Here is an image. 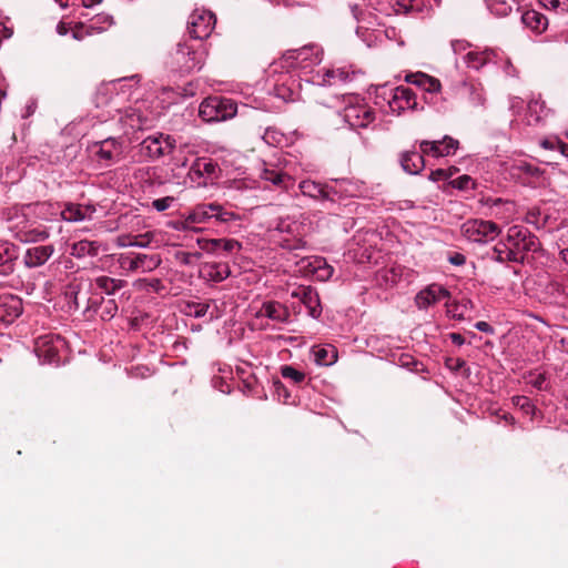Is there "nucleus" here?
<instances>
[{
	"label": "nucleus",
	"instance_id": "nucleus-1",
	"mask_svg": "<svg viewBox=\"0 0 568 568\" xmlns=\"http://www.w3.org/2000/svg\"><path fill=\"white\" fill-rule=\"evenodd\" d=\"M539 239L524 225H511L488 253L498 263L524 264L529 253L540 250Z\"/></svg>",
	"mask_w": 568,
	"mask_h": 568
},
{
	"label": "nucleus",
	"instance_id": "nucleus-2",
	"mask_svg": "<svg viewBox=\"0 0 568 568\" xmlns=\"http://www.w3.org/2000/svg\"><path fill=\"white\" fill-rule=\"evenodd\" d=\"M367 100L372 101L382 112H390L399 115L405 110H416V94L412 89L398 85L382 84L371 87L367 91Z\"/></svg>",
	"mask_w": 568,
	"mask_h": 568
},
{
	"label": "nucleus",
	"instance_id": "nucleus-3",
	"mask_svg": "<svg viewBox=\"0 0 568 568\" xmlns=\"http://www.w3.org/2000/svg\"><path fill=\"white\" fill-rule=\"evenodd\" d=\"M168 65L172 72L189 74L202 67V53L186 43H179L170 54Z\"/></svg>",
	"mask_w": 568,
	"mask_h": 568
},
{
	"label": "nucleus",
	"instance_id": "nucleus-4",
	"mask_svg": "<svg viewBox=\"0 0 568 568\" xmlns=\"http://www.w3.org/2000/svg\"><path fill=\"white\" fill-rule=\"evenodd\" d=\"M463 236L473 243L486 244L501 234L498 224L489 220L471 219L462 224Z\"/></svg>",
	"mask_w": 568,
	"mask_h": 568
},
{
	"label": "nucleus",
	"instance_id": "nucleus-5",
	"mask_svg": "<svg viewBox=\"0 0 568 568\" xmlns=\"http://www.w3.org/2000/svg\"><path fill=\"white\" fill-rule=\"evenodd\" d=\"M405 81L414 84L424 91L429 97H425V100L433 104L438 111L445 110L443 102H439V94L442 90L440 81L437 78L428 75L424 72H416L406 74Z\"/></svg>",
	"mask_w": 568,
	"mask_h": 568
},
{
	"label": "nucleus",
	"instance_id": "nucleus-6",
	"mask_svg": "<svg viewBox=\"0 0 568 568\" xmlns=\"http://www.w3.org/2000/svg\"><path fill=\"white\" fill-rule=\"evenodd\" d=\"M480 204L486 209V214L497 220L509 223L517 213V205L511 200H504L496 196H483Z\"/></svg>",
	"mask_w": 568,
	"mask_h": 568
},
{
	"label": "nucleus",
	"instance_id": "nucleus-7",
	"mask_svg": "<svg viewBox=\"0 0 568 568\" xmlns=\"http://www.w3.org/2000/svg\"><path fill=\"white\" fill-rule=\"evenodd\" d=\"M64 339L61 336L43 335L36 341V353L47 364H58L60 351L64 347Z\"/></svg>",
	"mask_w": 568,
	"mask_h": 568
},
{
	"label": "nucleus",
	"instance_id": "nucleus-8",
	"mask_svg": "<svg viewBox=\"0 0 568 568\" xmlns=\"http://www.w3.org/2000/svg\"><path fill=\"white\" fill-rule=\"evenodd\" d=\"M225 223L235 217V214L223 210L217 203L197 205L190 214L189 221L195 223H205L211 219Z\"/></svg>",
	"mask_w": 568,
	"mask_h": 568
},
{
	"label": "nucleus",
	"instance_id": "nucleus-9",
	"mask_svg": "<svg viewBox=\"0 0 568 568\" xmlns=\"http://www.w3.org/2000/svg\"><path fill=\"white\" fill-rule=\"evenodd\" d=\"M216 19L211 12H194L187 21L189 34L195 40L205 39L211 34Z\"/></svg>",
	"mask_w": 568,
	"mask_h": 568
},
{
	"label": "nucleus",
	"instance_id": "nucleus-10",
	"mask_svg": "<svg viewBox=\"0 0 568 568\" xmlns=\"http://www.w3.org/2000/svg\"><path fill=\"white\" fill-rule=\"evenodd\" d=\"M459 148V141L445 135L442 140H424L419 143V150L426 155L433 158L449 156L456 153Z\"/></svg>",
	"mask_w": 568,
	"mask_h": 568
},
{
	"label": "nucleus",
	"instance_id": "nucleus-11",
	"mask_svg": "<svg viewBox=\"0 0 568 568\" xmlns=\"http://www.w3.org/2000/svg\"><path fill=\"white\" fill-rule=\"evenodd\" d=\"M455 89L457 98L468 102L471 106H485L486 93L480 82L465 80L457 84Z\"/></svg>",
	"mask_w": 568,
	"mask_h": 568
},
{
	"label": "nucleus",
	"instance_id": "nucleus-12",
	"mask_svg": "<svg viewBox=\"0 0 568 568\" xmlns=\"http://www.w3.org/2000/svg\"><path fill=\"white\" fill-rule=\"evenodd\" d=\"M141 146L150 158L160 159L174 150L175 140L170 135L159 134L158 136L145 138Z\"/></svg>",
	"mask_w": 568,
	"mask_h": 568
},
{
	"label": "nucleus",
	"instance_id": "nucleus-13",
	"mask_svg": "<svg viewBox=\"0 0 568 568\" xmlns=\"http://www.w3.org/2000/svg\"><path fill=\"white\" fill-rule=\"evenodd\" d=\"M498 50H468L463 54L462 60L468 69L479 71L484 67L497 63Z\"/></svg>",
	"mask_w": 568,
	"mask_h": 568
},
{
	"label": "nucleus",
	"instance_id": "nucleus-14",
	"mask_svg": "<svg viewBox=\"0 0 568 568\" xmlns=\"http://www.w3.org/2000/svg\"><path fill=\"white\" fill-rule=\"evenodd\" d=\"M447 297H449V292L443 285L430 284L417 293L415 303L419 310H424L430 305L442 302Z\"/></svg>",
	"mask_w": 568,
	"mask_h": 568
},
{
	"label": "nucleus",
	"instance_id": "nucleus-15",
	"mask_svg": "<svg viewBox=\"0 0 568 568\" xmlns=\"http://www.w3.org/2000/svg\"><path fill=\"white\" fill-rule=\"evenodd\" d=\"M161 264L159 255L138 254L134 257L121 256L120 265L128 271L134 272L142 268L144 272H150Z\"/></svg>",
	"mask_w": 568,
	"mask_h": 568
},
{
	"label": "nucleus",
	"instance_id": "nucleus-16",
	"mask_svg": "<svg viewBox=\"0 0 568 568\" xmlns=\"http://www.w3.org/2000/svg\"><path fill=\"white\" fill-rule=\"evenodd\" d=\"M434 4L438 6V0H398L396 11L424 18L429 14Z\"/></svg>",
	"mask_w": 568,
	"mask_h": 568
},
{
	"label": "nucleus",
	"instance_id": "nucleus-17",
	"mask_svg": "<svg viewBox=\"0 0 568 568\" xmlns=\"http://www.w3.org/2000/svg\"><path fill=\"white\" fill-rule=\"evenodd\" d=\"M293 297L298 298L308 310L313 318H318L322 313L321 302L317 292L311 286H300L293 293Z\"/></svg>",
	"mask_w": 568,
	"mask_h": 568
},
{
	"label": "nucleus",
	"instance_id": "nucleus-18",
	"mask_svg": "<svg viewBox=\"0 0 568 568\" xmlns=\"http://www.w3.org/2000/svg\"><path fill=\"white\" fill-rule=\"evenodd\" d=\"M54 253V246L38 245L27 250L24 263L28 267H39L43 265Z\"/></svg>",
	"mask_w": 568,
	"mask_h": 568
},
{
	"label": "nucleus",
	"instance_id": "nucleus-19",
	"mask_svg": "<svg viewBox=\"0 0 568 568\" xmlns=\"http://www.w3.org/2000/svg\"><path fill=\"white\" fill-rule=\"evenodd\" d=\"M18 247L9 242H0V274L8 275L14 270L18 258Z\"/></svg>",
	"mask_w": 568,
	"mask_h": 568
},
{
	"label": "nucleus",
	"instance_id": "nucleus-20",
	"mask_svg": "<svg viewBox=\"0 0 568 568\" xmlns=\"http://www.w3.org/2000/svg\"><path fill=\"white\" fill-rule=\"evenodd\" d=\"M422 151H405L400 154V165L409 174H418L425 168V161Z\"/></svg>",
	"mask_w": 568,
	"mask_h": 568
},
{
	"label": "nucleus",
	"instance_id": "nucleus-21",
	"mask_svg": "<svg viewBox=\"0 0 568 568\" xmlns=\"http://www.w3.org/2000/svg\"><path fill=\"white\" fill-rule=\"evenodd\" d=\"M22 313V302L20 298L9 296L0 298V321L12 322Z\"/></svg>",
	"mask_w": 568,
	"mask_h": 568
},
{
	"label": "nucleus",
	"instance_id": "nucleus-22",
	"mask_svg": "<svg viewBox=\"0 0 568 568\" xmlns=\"http://www.w3.org/2000/svg\"><path fill=\"white\" fill-rule=\"evenodd\" d=\"M521 22L524 26L536 33L544 32L548 27V19L541 12L529 9L523 12Z\"/></svg>",
	"mask_w": 568,
	"mask_h": 568
},
{
	"label": "nucleus",
	"instance_id": "nucleus-23",
	"mask_svg": "<svg viewBox=\"0 0 568 568\" xmlns=\"http://www.w3.org/2000/svg\"><path fill=\"white\" fill-rule=\"evenodd\" d=\"M539 146L545 151L554 152L556 159H568V144L562 142L557 135H549L540 139Z\"/></svg>",
	"mask_w": 568,
	"mask_h": 568
},
{
	"label": "nucleus",
	"instance_id": "nucleus-24",
	"mask_svg": "<svg viewBox=\"0 0 568 568\" xmlns=\"http://www.w3.org/2000/svg\"><path fill=\"white\" fill-rule=\"evenodd\" d=\"M205 278L213 282H222L231 275L227 263H205L202 270Z\"/></svg>",
	"mask_w": 568,
	"mask_h": 568
},
{
	"label": "nucleus",
	"instance_id": "nucleus-25",
	"mask_svg": "<svg viewBox=\"0 0 568 568\" xmlns=\"http://www.w3.org/2000/svg\"><path fill=\"white\" fill-rule=\"evenodd\" d=\"M300 190L303 193V195L313 197V199H328L333 200L331 197V191H328V185H323L321 183H317L315 181H302L300 183Z\"/></svg>",
	"mask_w": 568,
	"mask_h": 568
},
{
	"label": "nucleus",
	"instance_id": "nucleus-26",
	"mask_svg": "<svg viewBox=\"0 0 568 568\" xmlns=\"http://www.w3.org/2000/svg\"><path fill=\"white\" fill-rule=\"evenodd\" d=\"M222 103V98L220 97H212L204 100L200 105V116L206 121H219V106Z\"/></svg>",
	"mask_w": 568,
	"mask_h": 568
},
{
	"label": "nucleus",
	"instance_id": "nucleus-27",
	"mask_svg": "<svg viewBox=\"0 0 568 568\" xmlns=\"http://www.w3.org/2000/svg\"><path fill=\"white\" fill-rule=\"evenodd\" d=\"M312 353L315 363L322 366H329L337 359V351L333 345L314 346Z\"/></svg>",
	"mask_w": 568,
	"mask_h": 568
},
{
	"label": "nucleus",
	"instance_id": "nucleus-28",
	"mask_svg": "<svg viewBox=\"0 0 568 568\" xmlns=\"http://www.w3.org/2000/svg\"><path fill=\"white\" fill-rule=\"evenodd\" d=\"M120 153V143L115 139H108L101 142L97 156L110 163L119 158Z\"/></svg>",
	"mask_w": 568,
	"mask_h": 568
},
{
	"label": "nucleus",
	"instance_id": "nucleus-29",
	"mask_svg": "<svg viewBox=\"0 0 568 568\" xmlns=\"http://www.w3.org/2000/svg\"><path fill=\"white\" fill-rule=\"evenodd\" d=\"M262 315L277 322H285L288 318V311L278 302H266L261 308Z\"/></svg>",
	"mask_w": 568,
	"mask_h": 568
},
{
	"label": "nucleus",
	"instance_id": "nucleus-30",
	"mask_svg": "<svg viewBox=\"0 0 568 568\" xmlns=\"http://www.w3.org/2000/svg\"><path fill=\"white\" fill-rule=\"evenodd\" d=\"M549 109L546 108L544 101L531 100L528 103L527 118L529 124H538L545 118H547Z\"/></svg>",
	"mask_w": 568,
	"mask_h": 568
},
{
	"label": "nucleus",
	"instance_id": "nucleus-31",
	"mask_svg": "<svg viewBox=\"0 0 568 568\" xmlns=\"http://www.w3.org/2000/svg\"><path fill=\"white\" fill-rule=\"evenodd\" d=\"M94 212V209L87 206L83 209L80 204L68 203L61 212V216L68 222H79L87 217V212Z\"/></svg>",
	"mask_w": 568,
	"mask_h": 568
},
{
	"label": "nucleus",
	"instance_id": "nucleus-32",
	"mask_svg": "<svg viewBox=\"0 0 568 568\" xmlns=\"http://www.w3.org/2000/svg\"><path fill=\"white\" fill-rule=\"evenodd\" d=\"M100 245L97 242L82 240L71 246V255L78 258L84 256H97L99 254Z\"/></svg>",
	"mask_w": 568,
	"mask_h": 568
},
{
	"label": "nucleus",
	"instance_id": "nucleus-33",
	"mask_svg": "<svg viewBox=\"0 0 568 568\" xmlns=\"http://www.w3.org/2000/svg\"><path fill=\"white\" fill-rule=\"evenodd\" d=\"M217 171V164L207 159H197L191 168V173L196 176L207 175L209 178H215Z\"/></svg>",
	"mask_w": 568,
	"mask_h": 568
},
{
	"label": "nucleus",
	"instance_id": "nucleus-34",
	"mask_svg": "<svg viewBox=\"0 0 568 568\" xmlns=\"http://www.w3.org/2000/svg\"><path fill=\"white\" fill-rule=\"evenodd\" d=\"M399 274L394 268L382 267L375 272L374 282L379 287L387 288L397 283Z\"/></svg>",
	"mask_w": 568,
	"mask_h": 568
},
{
	"label": "nucleus",
	"instance_id": "nucleus-35",
	"mask_svg": "<svg viewBox=\"0 0 568 568\" xmlns=\"http://www.w3.org/2000/svg\"><path fill=\"white\" fill-rule=\"evenodd\" d=\"M98 288L103 291L108 295H113L116 291L121 290L126 285L124 280L113 278L105 275L95 278Z\"/></svg>",
	"mask_w": 568,
	"mask_h": 568
},
{
	"label": "nucleus",
	"instance_id": "nucleus-36",
	"mask_svg": "<svg viewBox=\"0 0 568 568\" xmlns=\"http://www.w3.org/2000/svg\"><path fill=\"white\" fill-rule=\"evenodd\" d=\"M261 178L283 189H286L288 186V183H292V179L290 175L276 170L265 169L263 170Z\"/></svg>",
	"mask_w": 568,
	"mask_h": 568
},
{
	"label": "nucleus",
	"instance_id": "nucleus-37",
	"mask_svg": "<svg viewBox=\"0 0 568 568\" xmlns=\"http://www.w3.org/2000/svg\"><path fill=\"white\" fill-rule=\"evenodd\" d=\"M361 119V122L357 123V128H368L369 124L374 123L376 120V112L373 108L365 105H359L357 102V120Z\"/></svg>",
	"mask_w": 568,
	"mask_h": 568
},
{
	"label": "nucleus",
	"instance_id": "nucleus-38",
	"mask_svg": "<svg viewBox=\"0 0 568 568\" xmlns=\"http://www.w3.org/2000/svg\"><path fill=\"white\" fill-rule=\"evenodd\" d=\"M471 307L470 300H463L462 302L453 303L447 306V314L454 320H464L467 311Z\"/></svg>",
	"mask_w": 568,
	"mask_h": 568
},
{
	"label": "nucleus",
	"instance_id": "nucleus-39",
	"mask_svg": "<svg viewBox=\"0 0 568 568\" xmlns=\"http://www.w3.org/2000/svg\"><path fill=\"white\" fill-rule=\"evenodd\" d=\"M348 187H353V184L346 180L336 181L334 185L328 186V191H331V197H333L332 201H335V197L341 200L352 196L353 194L349 192Z\"/></svg>",
	"mask_w": 568,
	"mask_h": 568
},
{
	"label": "nucleus",
	"instance_id": "nucleus-40",
	"mask_svg": "<svg viewBox=\"0 0 568 568\" xmlns=\"http://www.w3.org/2000/svg\"><path fill=\"white\" fill-rule=\"evenodd\" d=\"M514 406L518 407L524 414L532 416L536 407L531 399L524 395H516L511 398Z\"/></svg>",
	"mask_w": 568,
	"mask_h": 568
},
{
	"label": "nucleus",
	"instance_id": "nucleus-41",
	"mask_svg": "<svg viewBox=\"0 0 568 568\" xmlns=\"http://www.w3.org/2000/svg\"><path fill=\"white\" fill-rule=\"evenodd\" d=\"M445 366L454 373L463 372V375L466 377H468L470 374V369L467 367V363L459 357H447L445 361Z\"/></svg>",
	"mask_w": 568,
	"mask_h": 568
},
{
	"label": "nucleus",
	"instance_id": "nucleus-42",
	"mask_svg": "<svg viewBox=\"0 0 568 568\" xmlns=\"http://www.w3.org/2000/svg\"><path fill=\"white\" fill-rule=\"evenodd\" d=\"M487 6L497 17H506L511 12V6L504 0H489Z\"/></svg>",
	"mask_w": 568,
	"mask_h": 568
},
{
	"label": "nucleus",
	"instance_id": "nucleus-43",
	"mask_svg": "<svg viewBox=\"0 0 568 568\" xmlns=\"http://www.w3.org/2000/svg\"><path fill=\"white\" fill-rule=\"evenodd\" d=\"M281 375L284 378L293 381L295 385H300L305 381V374L291 365H283L281 367Z\"/></svg>",
	"mask_w": 568,
	"mask_h": 568
},
{
	"label": "nucleus",
	"instance_id": "nucleus-44",
	"mask_svg": "<svg viewBox=\"0 0 568 568\" xmlns=\"http://www.w3.org/2000/svg\"><path fill=\"white\" fill-rule=\"evenodd\" d=\"M495 65H498L506 77H517V70L510 62V60L504 54V52L498 51L497 57V63H494Z\"/></svg>",
	"mask_w": 568,
	"mask_h": 568
},
{
	"label": "nucleus",
	"instance_id": "nucleus-45",
	"mask_svg": "<svg viewBox=\"0 0 568 568\" xmlns=\"http://www.w3.org/2000/svg\"><path fill=\"white\" fill-rule=\"evenodd\" d=\"M539 3L547 10L556 13L568 11V0H539Z\"/></svg>",
	"mask_w": 568,
	"mask_h": 568
},
{
	"label": "nucleus",
	"instance_id": "nucleus-46",
	"mask_svg": "<svg viewBox=\"0 0 568 568\" xmlns=\"http://www.w3.org/2000/svg\"><path fill=\"white\" fill-rule=\"evenodd\" d=\"M217 110L220 120H226L236 114V104L229 99L222 98V103Z\"/></svg>",
	"mask_w": 568,
	"mask_h": 568
},
{
	"label": "nucleus",
	"instance_id": "nucleus-47",
	"mask_svg": "<svg viewBox=\"0 0 568 568\" xmlns=\"http://www.w3.org/2000/svg\"><path fill=\"white\" fill-rule=\"evenodd\" d=\"M453 187L458 189L460 191L470 190L474 187V180L469 175H460L450 181Z\"/></svg>",
	"mask_w": 568,
	"mask_h": 568
},
{
	"label": "nucleus",
	"instance_id": "nucleus-48",
	"mask_svg": "<svg viewBox=\"0 0 568 568\" xmlns=\"http://www.w3.org/2000/svg\"><path fill=\"white\" fill-rule=\"evenodd\" d=\"M456 171L455 168L446 169H436L430 171L428 179L433 182L446 181L452 178L453 173Z\"/></svg>",
	"mask_w": 568,
	"mask_h": 568
},
{
	"label": "nucleus",
	"instance_id": "nucleus-49",
	"mask_svg": "<svg viewBox=\"0 0 568 568\" xmlns=\"http://www.w3.org/2000/svg\"><path fill=\"white\" fill-rule=\"evenodd\" d=\"M118 312V305L114 300L102 301V313L103 320H111Z\"/></svg>",
	"mask_w": 568,
	"mask_h": 568
},
{
	"label": "nucleus",
	"instance_id": "nucleus-50",
	"mask_svg": "<svg viewBox=\"0 0 568 568\" xmlns=\"http://www.w3.org/2000/svg\"><path fill=\"white\" fill-rule=\"evenodd\" d=\"M196 243L201 250L209 253H214L220 250L219 239H197Z\"/></svg>",
	"mask_w": 568,
	"mask_h": 568
},
{
	"label": "nucleus",
	"instance_id": "nucleus-51",
	"mask_svg": "<svg viewBox=\"0 0 568 568\" xmlns=\"http://www.w3.org/2000/svg\"><path fill=\"white\" fill-rule=\"evenodd\" d=\"M94 29L95 28L92 26L87 28L82 22H79L75 24L72 31V37L75 40H83L87 36H91Z\"/></svg>",
	"mask_w": 568,
	"mask_h": 568
},
{
	"label": "nucleus",
	"instance_id": "nucleus-52",
	"mask_svg": "<svg viewBox=\"0 0 568 568\" xmlns=\"http://www.w3.org/2000/svg\"><path fill=\"white\" fill-rule=\"evenodd\" d=\"M81 285H82V282L74 278L69 285H68V290L65 292L67 296L73 301V303L75 304V306L78 307V294L81 290Z\"/></svg>",
	"mask_w": 568,
	"mask_h": 568
},
{
	"label": "nucleus",
	"instance_id": "nucleus-53",
	"mask_svg": "<svg viewBox=\"0 0 568 568\" xmlns=\"http://www.w3.org/2000/svg\"><path fill=\"white\" fill-rule=\"evenodd\" d=\"M452 50L456 55L465 54L470 48L471 44L467 42L466 40H453L450 42Z\"/></svg>",
	"mask_w": 568,
	"mask_h": 568
},
{
	"label": "nucleus",
	"instance_id": "nucleus-54",
	"mask_svg": "<svg viewBox=\"0 0 568 568\" xmlns=\"http://www.w3.org/2000/svg\"><path fill=\"white\" fill-rule=\"evenodd\" d=\"M528 383L539 390L545 389L546 376L542 373H530Z\"/></svg>",
	"mask_w": 568,
	"mask_h": 568
},
{
	"label": "nucleus",
	"instance_id": "nucleus-55",
	"mask_svg": "<svg viewBox=\"0 0 568 568\" xmlns=\"http://www.w3.org/2000/svg\"><path fill=\"white\" fill-rule=\"evenodd\" d=\"M152 237H153V234L150 232H146L144 234L134 236L133 237L134 240L130 241L129 245L144 247L150 244Z\"/></svg>",
	"mask_w": 568,
	"mask_h": 568
},
{
	"label": "nucleus",
	"instance_id": "nucleus-56",
	"mask_svg": "<svg viewBox=\"0 0 568 568\" xmlns=\"http://www.w3.org/2000/svg\"><path fill=\"white\" fill-rule=\"evenodd\" d=\"M174 201V197L173 196H165V197H162V199H156L152 202V206L159 211V212H163L165 210H168L171 204L173 203Z\"/></svg>",
	"mask_w": 568,
	"mask_h": 568
},
{
	"label": "nucleus",
	"instance_id": "nucleus-57",
	"mask_svg": "<svg viewBox=\"0 0 568 568\" xmlns=\"http://www.w3.org/2000/svg\"><path fill=\"white\" fill-rule=\"evenodd\" d=\"M220 242V248H222L225 252H232L233 250L241 248V243L233 239H219Z\"/></svg>",
	"mask_w": 568,
	"mask_h": 568
},
{
	"label": "nucleus",
	"instance_id": "nucleus-58",
	"mask_svg": "<svg viewBox=\"0 0 568 568\" xmlns=\"http://www.w3.org/2000/svg\"><path fill=\"white\" fill-rule=\"evenodd\" d=\"M448 262L455 266H462L466 263V256L459 252H453L448 254Z\"/></svg>",
	"mask_w": 568,
	"mask_h": 568
},
{
	"label": "nucleus",
	"instance_id": "nucleus-59",
	"mask_svg": "<svg viewBox=\"0 0 568 568\" xmlns=\"http://www.w3.org/2000/svg\"><path fill=\"white\" fill-rule=\"evenodd\" d=\"M142 282L145 283L154 292H160L164 288L162 281L159 278L142 280Z\"/></svg>",
	"mask_w": 568,
	"mask_h": 568
},
{
	"label": "nucleus",
	"instance_id": "nucleus-60",
	"mask_svg": "<svg viewBox=\"0 0 568 568\" xmlns=\"http://www.w3.org/2000/svg\"><path fill=\"white\" fill-rule=\"evenodd\" d=\"M175 258L180 263H182L184 265H192V264H194L193 261H192V256H191L190 252H178L175 254Z\"/></svg>",
	"mask_w": 568,
	"mask_h": 568
},
{
	"label": "nucleus",
	"instance_id": "nucleus-61",
	"mask_svg": "<svg viewBox=\"0 0 568 568\" xmlns=\"http://www.w3.org/2000/svg\"><path fill=\"white\" fill-rule=\"evenodd\" d=\"M474 326L479 332H483V333H486V334H494V327L489 323H487L485 321H479V322L475 323Z\"/></svg>",
	"mask_w": 568,
	"mask_h": 568
},
{
	"label": "nucleus",
	"instance_id": "nucleus-62",
	"mask_svg": "<svg viewBox=\"0 0 568 568\" xmlns=\"http://www.w3.org/2000/svg\"><path fill=\"white\" fill-rule=\"evenodd\" d=\"M316 49L315 45H304L303 48L296 50V58H302V59H306L307 57H310V52L313 53V51Z\"/></svg>",
	"mask_w": 568,
	"mask_h": 568
},
{
	"label": "nucleus",
	"instance_id": "nucleus-63",
	"mask_svg": "<svg viewBox=\"0 0 568 568\" xmlns=\"http://www.w3.org/2000/svg\"><path fill=\"white\" fill-rule=\"evenodd\" d=\"M449 338H450L452 343L457 346H463L465 344V338L459 333H450Z\"/></svg>",
	"mask_w": 568,
	"mask_h": 568
},
{
	"label": "nucleus",
	"instance_id": "nucleus-64",
	"mask_svg": "<svg viewBox=\"0 0 568 568\" xmlns=\"http://www.w3.org/2000/svg\"><path fill=\"white\" fill-rule=\"evenodd\" d=\"M207 310L209 304H197L194 314L196 317H202L206 314Z\"/></svg>",
	"mask_w": 568,
	"mask_h": 568
}]
</instances>
